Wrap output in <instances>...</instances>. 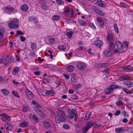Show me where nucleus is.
<instances>
[{
    "mask_svg": "<svg viewBox=\"0 0 133 133\" xmlns=\"http://www.w3.org/2000/svg\"><path fill=\"white\" fill-rule=\"evenodd\" d=\"M114 44L113 43V42L112 41H110V42L109 45L108 47V48L110 50H111L113 49L114 48Z\"/></svg>",
    "mask_w": 133,
    "mask_h": 133,
    "instance_id": "c85d7f7f",
    "label": "nucleus"
},
{
    "mask_svg": "<svg viewBox=\"0 0 133 133\" xmlns=\"http://www.w3.org/2000/svg\"><path fill=\"white\" fill-rule=\"evenodd\" d=\"M20 68L18 67H15L12 72V74L14 75H17L18 73Z\"/></svg>",
    "mask_w": 133,
    "mask_h": 133,
    "instance_id": "aec40b11",
    "label": "nucleus"
},
{
    "mask_svg": "<svg viewBox=\"0 0 133 133\" xmlns=\"http://www.w3.org/2000/svg\"><path fill=\"white\" fill-rule=\"evenodd\" d=\"M124 131V130L123 128L122 127L117 128L115 130V131L117 133H121L122 132Z\"/></svg>",
    "mask_w": 133,
    "mask_h": 133,
    "instance_id": "a878e982",
    "label": "nucleus"
},
{
    "mask_svg": "<svg viewBox=\"0 0 133 133\" xmlns=\"http://www.w3.org/2000/svg\"><path fill=\"white\" fill-rule=\"evenodd\" d=\"M113 37L112 35L110 34H107V40L108 41H111L113 39Z\"/></svg>",
    "mask_w": 133,
    "mask_h": 133,
    "instance_id": "bb28decb",
    "label": "nucleus"
},
{
    "mask_svg": "<svg viewBox=\"0 0 133 133\" xmlns=\"http://www.w3.org/2000/svg\"><path fill=\"white\" fill-rule=\"evenodd\" d=\"M10 120V117L7 115L4 116L2 118V120L5 122H9Z\"/></svg>",
    "mask_w": 133,
    "mask_h": 133,
    "instance_id": "6ab92c4d",
    "label": "nucleus"
},
{
    "mask_svg": "<svg viewBox=\"0 0 133 133\" xmlns=\"http://www.w3.org/2000/svg\"><path fill=\"white\" fill-rule=\"evenodd\" d=\"M130 77L128 75H125L120 77L118 79L121 81H124L125 80H128L130 79Z\"/></svg>",
    "mask_w": 133,
    "mask_h": 133,
    "instance_id": "1a4fd4ad",
    "label": "nucleus"
},
{
    "mask_svg": "<svg viewBox=\"0 0 133 133\" xmlns=\"http://www.w3.org/2000/svg\"><path fill=\"white\" fill-rule=\"evenodd\" d=\"M96 20L99 27L101 28H103L104 25V23L103 19L101 18L98 17L97 18Z\"/></svg>",
    "mask_w": 133,
    "mask_h": 133,
    "instance_id": "423d86ee",
    "label": "nucleus"
},
{
    "mask_svg": "<svg viewBox=\"0 0 133 133\" xmlns=\"http://www.w3.org/2000/svg\"><path fill=\"white\" fill-rule=\"evenodd\" d=\"M70 113L76 116L77 115V113L76 110L75 109H72Z\"/></svg>",
    "mask_w": 133,
    "mask_h": 133,
    "instance_id": "ea45409f",
    "label": "nucleus"
},
{
    "mask_svg": "<svg viewBox=\"0 0 133 133\" xmlns=\"http://www.w3.org/2000/svg\"><path fill=\"white\" fill-rule=\"evenodd\" d=\"M121 113V111L120 110H117L115 113L114 114V115L115 116H118Z\"/></svg>",
    "mask_w": 133,
    "mask_h": 133,
    "instance_id": "13d9d810",
    "label": "nucleus"
},
{
    "mask_svg": "<svg viewBox=\"0 0 133 133\" xmlns=\"http://www.w3.org/2000/svg\"><path fill=\"white\" fill-rule=\"evenodd\" d=\"M78 22L82 26H84L86 24L85 21L81 19H78Z\"/></svg>",
    "mask_w": 133,
    "mask_h": 133,
    "instance_id": "473e14b6",
    "label": "nucleus"
},
{
    "mask_svg": "<svg viewBox=\"0 0 133 133\" xmlns=\"http://www.w3.org/2000/svg\"><path fill=\"white\" fill-rule=\"evenodd\" d=\"M94 44L98 47L102 46L103 45V41L101 40H98L94 41L93 43Z\"/></svg>",
    "mask_w": 133,
    "mask_h": 133,
    "instance_id": "0eeeda50",
    "label": "nucleus"
},
{
    "mask_svg": "<svg viewBox=\"0 0 133 133\" xmlns=\"http://www.w3.org/2000/svg\"><path fill=\"white\" fill-rule=\"evenodd\" d=\"M49 79L44 78L42 79V82L44 83H48L49 82Z\"/></svg>",
    "mask_w": 133,
    "mask_h": 133,
    "instance_id": "a18cd8bd",
    "label": "nucleus"
},
{
    "mask_svg": "<svg viewBox=\"0 0 133 133\" xmlns=\"http://www.w3.org/2000/svg\"><path fill=\"white\" fill-rule=\"evenodd\" d=\"M12 94L16 97L18 98H19V95L17 92L14 90H13L12 91Z\"/></svg>",
    "mask_w": 133,
    "mask_h": 133,
    "instance_id": "58836bf2",
    "label": "nucleus"
},
{
    "mask_svg": "<svg viewBox=\"0 0 133 133\" xmlns=\"http://www.w3.org/2000/svg\"><path fill=\"white\" fill-rule=\"evenodd\" d=\"M24 34V33L22 32L21 31V30H19V31H17V35H23Z\"/></svg>",
    "mask_w": 133,
    "mask_h": 133,
    "instance_id": "e2e57ef3",
    "label": "nucleus"
},
{
    "mask_svg": "<svg viewBox=\"0 0 133 133\" xmlns=\"http://www.w3.org/2000/svg\"><path fill=\"white\" fill-rule=\"evenodd\" d=\"M4 128L6 129L10 130L12 129V126L9 123H6L4 125Z\"/></svg>",
    "mask_w": 133,
    "mask_h": 133,
    "instance_id": "4be33fe9",
    "label": "nucleus"
},
{
    "mask_svg": "<svg viewBox=\"0 0 133 133\" xmlns=\"http://www.w3.org/2000/svg\"><path fill=\"white\" fill-rule=\"evenodd\" d=\"M97 3L99 6L101 7H104L106 6V4L103 1L101 0L97 1Z\"/></svg>",
    "mask_w": 133,
    "mask_h": 133,
    "instance_id": "a211bd4d",
    "label": "nucleus"
},
{
    "mask_svg": "<svg viewBox=\"0 0 133 133\" xmlns=\"http://www.w3.org/2000/svg\"><path fill=\"white\" fill-rule=\"evenodd\" d=\"M49 40L50 42L51 43H53L55 41L54 39L53 38H49Z\"/></svg>",
    "mask_w": 133,
    "mask_h": 133,
    "instance_id": "774afa93",
    "label": "nucleus"
},
{
    "mask_svg": "<svg viewBox=\"0 0 133 133\" xmlns=\"http://www.w3.org/2000/svg\"><path fill=\"white\" fill-rule=\"evenodd\" d=\"M110 64L109 63H102L101 64V66L103 68H105L107 67Z\"/></svg>",
    "mask_w": 133,
    "mask_h": 133,
    "instance_id": "72a5a7b5",
    "label": "nucleus"
},
{
    "mask_svg": "<svg viewBox=\"0 0 133 133\" xmlns=\"http://www.w3.org/2000/svg\"><path fill=\"white\" fill-rule=\"evenodd\" d=\"M4 59L3 58V59H0V64H2V63H3L5 65H6V63H4Z\"/></svg>",
    "mask_w": 133,
    "mask_h": 133,
    "instance_id": "0e129e2a",
    "label": "nucleus"
},
{
    "mask_svg": "<svg viewBox=\"0 0 133 133\" xmlns=\"http://www.w3.org/2000/svg\"><path fill=\"white\" fill-rule=\"evenodd\" d=\"M25 93L28 98L30 99H32L33 98L32 94L31 92L28 89L26 90Z\"/></svg>",
    "mask_w": 133,
    "mask_h": 133,
    "instance_id": "9d476101",
    "label": "nucleus"
},
{
    "mask_svg": "<svg viewBox=\"0 0 133 133\" xmlns=\"http://www.w3.org/2000/svg\"><path fill=\"white\" fill-rule=\"evenodd\" d=\"M103 73L105 75H108L109 73V69L107 68L103 71Z\"/></svg>",
    "mask_w": 133,
    "mask_h": 133,
    "instance_id": "37998d69",
    "label": "nucleus"
},
{
    "mask_svg": "<svg viewBox=\"0 0 133 133\" xmlns=\"http://www.w3.org/2000/svg\"><path fill=\"white\" fill-rule=\"evenodd\" d=\"M89 129V127H88L86 125L84 127L83 129L84 130V132H86Z\"/></svg>",
    "mask_w": 133,
    "mask_h": 133,
    "instance_id": "680f3d73",
    "label": "nucleus"
},
{
    "mask_svg": "<svg viewBox=\"0 0 133 133\" xmlns=\"http://www.w3.org/2000/svg\"><path fill=\"white\" fill-rule=\"evenodd\" d=\"M28 5L24 4L21 6V9L23 11L26 12L28 9Z\"/></svg>",
    "mask_w": 133,
    "mask_h": 133,
    "instance_id": "5701e85b",
    "label": "nucleus"
},
{
    "mask_svg": "<svg viewBox=\"0 0 133 133\" xmlns=\"http://www.w3.org/2000/svg\"><path fill=\"white\" fill-rule=\"evenodd\" d=\"M4 63H10L12 61V58L11 56L8 55L6 57L3 58Z\"/></svg>",
    "mask_w": 133,
    "mask_h": 133,
    "instance_id": "9b49d317",
    "label": "nucleus"
},
{
    "mask_svg": "<svg viewBox=\"0 0 133 133\" xmlns=\"http://www.w3.org/2000/svg\"><path fill=\"white\" fill-rule=\"evenodd\" d=\"M113 91V89H112L109 86L104 91V92L105 94L108 95L110 94Z\"/></svg>",
    "mask_w": 133,
    "mask_h": 133,
    "instance_id": "ddd939ff",
    "label": "nucleus"
},
{
    "mask_svg": "<svg viewBox=\"0 0 133 133\" xmlns=\"http://www.w3.org/2000/svg\"><path fill=\"white\" fill-rule=\"evenodd\" d=\"M63 76L66 79H68L69 78V76L68 75H66L65 74H63Z\"/></svg>",
    "mask_w": 133,
    "mask_h": 133,
    "instance_id": "338daca9",
    "label": "nucleus"
},
{
    "mask_svg": "<svg viewBox=\"0 0 133 133\" xmlns=\"http://www.w3.org/2000/svg\"><path fill=\"white\" fill-rule=\"evenodd\" d=\"M87 51L90 55H92V53L91 52V49L90 48H88L87 50Z\"/></svg>",
    "mask_w": 133,
    "mask_h": 133,
    "instance_id": "69168bd1",
    "label": "nucleus"
},
{
    "mask_svg": "<svg viewBox=\"0 0 133 133\" xmlns=\"http://www.w3.org/2000/svg\"><path fill=\"white\" fill-rule=\"evenodd\" d=\"M91 114L90 112L87 113L85 115V118L86 120H89Z\"/></svg>",
    "mask_w": 133,
    "mask_h": 133,
    "instance_id": "2f4dec72",
    "label": "nucleus"
},
{
    "mask_svg": "<svg viewBox=\"0 0 133 133\" xmlns=\"http://www.w3.org/2000/svg\"><path fill=\"white\" fill-rule=\"evenodd\" d=\"M29 19V21L31 22L35 23H36L38 22V19L34 16H31L30 17Z\"/></svg>",
    "mask_w": 133,
    "mask_h": 133,
    "instance_id": "f3484780",
    "label": "nucleus"
},
{
    "mask_svg": "<svg viewBox=\"0 0 133 133\" xmlns=\"http://www.w3.org/2000/svg\"><path fill=\"white\" fill-rule=\"evenodd\" d=\"M66 70L69 72H72L74 70V68L73 65H69L66 68Z\"/></svg>",
    "mask_w": 133,
    "mask_h": 133,
    "instance_id": "b1692460",
    "label": "nucleus"
},
{
    "mask_svg": "<svg viewBox=\"0 0 133 133\" xmlns=\"http://www.w3.org/2000/svg\"><path fill=\"white\" fill-rule=\"evenodd\" d=\"M1 91L4 95L5 96L8 95L9 93V92L6 89H2Z\"/></svg>",
    "mask_w": 133,
    "mask_h": 133,
    "instance_id": "cd10ccee",
    "label": "nucleus"
},
{
    "mask_svg": "<svg viewBox=\"0 0 133 133\" xmlns=\"http://www.w3.org/2000/svg\"><path fill=\"white\" fill-rule=\"evenodd\" d=\"M41 72L40 71H36L34 72V74L36 75H39L41 74Z\"/></svg>",
    "mask_w": 133,
    "mask_h": 133,
    "instance_id": "052dcab7",
    "label": "nucleus"
},
{
    "mask_svg": "<svg viewBox=\"0 0 133 133\" xmlns=\"http://www.w3.org/2000/svg\"><path fill=\"white\" fill-rule=\"evenodd\" d=\"M114 28L115 32H116L117 34H118L119 31L117 24H114Z\"/></svg>",
    "mask_w": 133,
    "mask_h": 133,
    "instance_id": "f704fd0d",
    "label": "nucleus"
},
{
    "mask_svg": "<svg viewBox=\"0 0 133 133\" xmlns=\"http://www.w3.org/2000/svg\"><path fill=\"white\" fill-rule=\"evenodd\" d=\"M63 128L65 129H68L70 128V127L68 124H64L63 125Z\"/></svg>",
    "mask_w": 133,
    "mask_h": 133,
    "instance_id": "864d4df0",
    "label": "nucleus"
},
{
    "mask_svg": "<svg viewBox=\"0 0 133 133\" xmlns=\"http://www.w3.org/2000/svg\"><path fill=\"white\" fill-rule=\"evenodd\" d=\"M58 48L59 50H64L66 49V46L63 45H60L58 46Z\"/></svg>",
    "mask_w": 133,
    "mask_h": 133,
    "instance_id": "c9c22d12",
    "label": "nucleus"
},
{
    "mask_svg": "<svg viewBox=\"0 0 133 133\" xmlns=\"http://www.w3.org/2000/svg\"><path fill=\"white\" fill-rule=\"evenodd\" d=\"M63 12V14L64 16L66 17H72L73 16L74 12L73 9H70L68 6L65 8Z\"/></svg>",
    "mask_w": 133,
    "mask_h": 133,
    "instance_id": "f03ea898",
    "label": "nucleus"
},
{
    "mask_svg": "<svg viewBox=\"0 0 133 133\" xmlns=\"http://www.w3.org/2000/svg\"><path fill=\"white\" fill-rule=\"evenodd\" d=\"M70 97L71 98L74 99H76L78 98L77 96L74 94H72Z\"/></svg>",
    "mask_w": 133,
    "mask_h": 133,
    "instance_id": "3c124183",
    "label": "nucleus"
},
{
    "mask_svg": "<svg viewBox=\"0 0 133 133\" xmlns=\"http://www.w3.org/2000/svg\"><path fill=\"white\" fill-rule=\"evenodd\" d=\"M57 112L58 114L55 118L56 123H59L64 121L66 118L64 113L60 110H58Z\"/></svg>",
    "mask_w": 133,
    "mask_h": 133,
    "instance_id": "f257e3e1",
    "label": "nucleus"
},
{
    "mask_svg": "<svg viewBox=\"0 0 133 133\" xmlns=\"http://www.w3.org/2000/svg\"><path fill=\"white\" fill-rule=\"evenodd\" d=\"M116 45L117 48L121 50H123L124 49L123 45L121 42L119 41H118L116 43Z\"/></svg>",
    "mask_w": 133,
    "mask_h": 133,
    "instance_id": "412c9836",
    "label": "nucleus"
},
{
    "mask_svg": "<svg viewBox=\"0 0 133 133\" xmlns=\"http://www.w3.org/2000/svg\"><path fill=\"white\" fill-rule=\"evenodd\" d=\"M123 90L124 92L127 94H131L132 93V92L130 91L127 88H124L123 89Z\"/></svg>",
    "mask_w": 133,
    "mask_h": 133,
    "instance_id": "4c0bfd02",
    "label": "nucleus"
},
{
    "mask_svg": "<svg viewBox=\"0 0 133 133\" xmlns=\"http://www.w3.org/2000/svg\"><path fill=\"white\" fill-rule=\"evenodd\" d=\"M86 125L88 127H89V128L91 127L97 128L101 126L100 125L97 124L96 122H87L86 123Z\"/></svg>",
    "mask_w": 133,
    "mask_h": 133,
    "instance_id": "39448f33",
    "label": "nucleus"
},
{
    "mask_svg": "<svg viewBox=\"0 0 133 133\" xmlns=\"http://www.w3.org/2000/svg\"><path fill=\"white\" fill-rule=\"evenodd\" d=\"M5 9L6 10L9 11H12L14 10V8L12 7H9L7 6L5 7Z\"/></svg>",
    "mask_w": 133,
    "mask_h": 133,
    "instance_id": "79ce46f5",
    "label": "nucleus"
},
{
    "mask_svg": "<svg viewBox=\"0 0 133 133\" xmlns=\"http://www.w3.org/2000/svg\"><path fill=\"white\" fill-rule=\"evenodd\" d=\"M74 115L70 113L68 115V117L70 119H71L73 118H74Z\"/></svg>",
    "mask_w": 133,
    "mask_h": 133,
    "instance_id": "bf43d9fd",
    "label": "nucleus"
},
{
    "mask_svg": "<svg viewBox=\"0 0 133 133\" xmlns=\"http://www.w3.org/2000/svg\"><path fill=\"white\" fill-rule=\"evenodd\" d=\"M104 54L106 56H110L111 55V52L110 51L106 50L104 52Z\"/></svg>",
    "mask_w": 133,
    "mask_h": 133,
    "instance_id": "393cba45",
    "label": "nucleus"
},
{
    "mask_svg": "<svg viewBox=\"0 0 133 133\" xmlns=\"http://www.w3.org/2000/svg\"><path fill=\"white\" fill-rule=\"evenodd\" d=\"M120 4L122 7L124 8H127L128 7H130L129 5L123 2H121L120 3Z\"/></svg>",
    "mask_w": 133,
    "mask_h": 133,
    "instance_id": "e433bc0d",
    "label": "nucleus"
},
{
    "mask_svg": "<svg viewBox=\"0 0 133 133\" xmlns=\"http://www.w3.org/2000/svg\"><path fill=\"white\" fill-rule=\"evenodd\" d=\"M74 32L73 31H68L67 32L66 34L69 38H71L73 34H74Z\"/></svg>",
    "mask_w": 133,
    "mask_h": 133,
    "instance_id": "c756f323",
    "label": "nucleus"
},
{
    "mask_svg": "<svg viewBox=\"0 0 133 133\" xmlns=\"http://www.w3.org/2000/svg\"><path fill=\"white\" fill-rule=\"evenodd\" d=\"M76 66L78 70L83 71L85 68L86 65L84 63L82 62H79L77 64Z\"/></svg>",
    "mask_w": 133,
    "mask_h": 133,
    "instance_id": "20e7f679",
    "label": "nucleus"
},
{
    "mask_svg": "<svg viewBox=\"0 0 133 133\" xmlns=\"http://www.w3.org/2000/svg\"><path fill=\"white\" fill-rule=\"evenodd\" d=\"M30 48L32 50H35L37 49V45L35 43H33L30 45Z\"/></svg>",
    "mask_w": 133,
    "mask_h": 133,
    "instance_id": "7c9ffc66",
    "label": "nucleus"
},
{
    "mask_svg": "<svg viewBox=\"0 0 133 133\" xmlns=\"http://www.w3.org/2000/svg\"><path fill=\"white\" fill-rule=\"evenodd\" d=\"M56 2L59 5L63 4L64 3V2L61 0H56Z\"/></svg>",
    "mask_w": 133,
    "mask_h": 133,
    "instance_id": "8fccbe9b",
    "label": "nucleus"
},
{
    "mask_svg": "<svg viewBox=\"0 0 133 133\" xmlns=\"http://www.w3.org/2000/svg\"><path fill=\"white\" fill-rule=\"evenodd\" d=\"M53 92L50 90L47 91L45 93V94L46 95H51Z\"/></svg>",
    "mask_w": 133,
    "mask_h": 133,
    "instance_id": "de8ad7c7",
    "label": "nucleus"
},
{
    "mask_svg": "<svg viewBox=\"0 0 133 133\" xmlns=\"http://www.w3.org/2000/svg\"><path fill=\"white\" fill-rule=\"evenodd\" d=\"M122 68L125 71L127 72L133 71V68L130 65L124 66Z\"/></svg>",
    "mask_w": 133,
    "mask_h": 133,
    "instance_id": "6e6552de",
    "label": "nucleus"
},
{
    "mask_svg": "<svg viewBox=\"0 0 133 133\" xmlns=\"http://www.w3.org/2000/svg\"><path fill=\"white\" fill-rule=\"evenodd\" d=\"M28 122V121H27V122L25 121L19 123V126L20 127L23 128L27 127L29 126Z\"/></svg>",
    "mask_w": 133,
    "mask_h": 133,
    "instance_id": "dca6fc26",
    "label": "nucleus"
},
{
    "mask_svg": "<svg viewBox=\"0 0 133 133\" xmlns=\"http://www.w3.org/2000/svg\"><path fill=\"white\" fill-rule=\"evenodd\" d=\"M89 26L91 28L93 29H95L96 28L94 24L92 23H90L89 24Z\"/></svg>",
    "mask_w": 133,
    "mask_h": 133,
    "instance_id": "5fc2aeb1",
    "label": "nucleus"
},
{
    "mask_svg": "<svg viewBox=\"0 0 133 133\" xmlns=\"http://www.w3.org/2000/svg\"><path fill=\"white\" fill-rule=\"evenodd\" d=\"M109 86L110 88L113 90L114 89H118L119 88H122L121 87L115 84L114 83H113L112 84H111Z\"/></svg>",
    "mask_w": 133,
    "mask_h": 133,
    "instance_id": "2eb2a0df",
    "label": "nucleus"
},
{
    "mask_svg": "<svg viewBox=\"0 0 133 133\" xmlns=\"http://www.w3.org/2000/svg\"><path fill=\"white\" fill-rule=\"evenodd\" d=\"M34 110L36 112L41 116L43 118H45V115L38 108H34Z\"/></svg>",
    "mask_w": 133,
    "mask_h": 133,
    "instance_id": "f8f14e48",
    "label": "nucleus"
},
{
    "mask_svg": "<svg viewBox=\"0 0 133 133\" xmlns=\"http://www.w3.org/2000/svg\"><path fill=\"white\" fill-rule=\"evenodd\" d=\"M59 19V17L57 15L54 16L53 17V19L54 20H58Z\"/></svg>",
    "mask_w": 133,
    "mask_h": 133,
    "instance_id": "09e8293b",
    "label": "nucleus"
},
{
    "mask_svg": "<svg viewBox=\"0 0 133 133\" xmlns=\"http://www.w3.org/2000/svg\"><path fill=\"white\" fill-rule=\"evenodd\" d=\"M18 21L17 19L16 18L13 19V20L10 22L9 24V26L11 28H16L18 27V25L17 24Z\"/></svg>",
    "mask_w": 133,
    "mask_h": 133,
    "instance_id": "7ed1b4c3",
    "label": "nucleus"
},
{
    "mask_svg": "<svg viewBox=\"0 0 133 133\" xmlns=\"http://www.w3.org/2000/svg\"><path fill=\"white\" fill-rule=\"evenodd\" d=\"M32 119L36 123L38 122V118L36 116L35 114H33L32 116Z\"/></svg>",
    "mask_w": 133,
    "mask_h": 133,
    "instance_id": "a19ab883",
    "label": "nucleus"
},
{
    "mask_svg": "<svg viewBox=\"0 0 133 133\" xmlns=\"http://www.w3.org/2000/svg\"><path fill=\"white\" fill-rule=\"evenodd\" d=\"M124 85L127 86L128 88H130L133 87V83L129 81L124 82Z\"/></svg>",
    "mask_w": 133,
    "mask_h": 133,
    "instance_id": "4468645a",
    "label": "nucleus"
},
{
    "mask_svg": "<svg viewBox=\"0 0 133 133\" xmlns=\"http://www.w3.org/2000/svg\"><path fill=\"white\" fill-rule=\"evenodd\" d=\"M123 44L124 45L125 48H127L128 46V43L127 41H124L123 43Z\"/></svg>",
    "mask_w": 133,
    "mask_h": 133,
    "instance_id": "6e6d98bb",
    "label": "nucleus"
},
{
    "mask_svg": "<svg viewBox=\"0 0 133 133\" xmlns=\"http://www.w3.org/2000/svg\"><path fill=\"white\" fill-rule=\"evenodd\" d=\"M43 124L44 125V126L46 127H48L50 126L49 123L47 121L44 122L43 123Z\"/></svg>",
    "mask_w": 133,
    "mask_h": 133,
    "instance_id": "c03bdc74",
    "label": "nucleus"
},
{
    "mask_svg": "<svg viewBox=\"0 0 133 133\" xmlns=\"http://www.w3.org/2000/svg\"><path fill=\"white\" fill-rule=\"evenodd\" d=\"M28 110V108L26 107H24L22 109V111H23L25 112H27Z\"/></svg>",
    "mask_w": 133,
    "mask_h": 133,
    "instance_id": "4d7b16f0",
    "label": "nucleus"
},
{
    "mask_svg": "<svg viewBox=\"0 0 133 133\" xmlns=\"http://www.w3.org/2000/svg\"><path fill=\"white\" fill-rule=\"evenodd\" d=\"M116 104L117 105L119 106L123 104L124 103L121 101H119L117 102Z\"/></svg>",
    "mask_w": 133,
    "mask_h": 133,
    "instance_id": "49530a36",
    "label": "nucleus"
},
{
    "mask_svg": "<svg viewBox=\"0 0 133 133\" xmlns=\"http://www.w3.org/2000/svg\"><path fill=\"white\" fill-rule=\"evenodd\" d=\"M71 81L72 82L74 83H76L77 79L75 77H72L71 78Z\"/></svg>",
    "mask_w": 133,
    "mask_h": 133,
    "instance_id": "603ef678",
    "label": "nucleus"
}]
</instances>
